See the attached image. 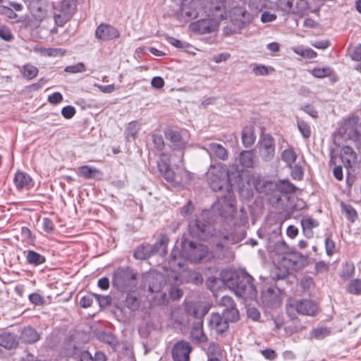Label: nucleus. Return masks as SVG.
Listing matches in <instances>:
<instances>
[{
  "mask_svg": "<svg viewBox=\"0 0 361 361\" xmlns=\"http://www.w3.org/2000/svg\"><path fill=\"white\" fill-rule=\"evenodd\" d=\"M192 350V348L188 341L180 340L176 342L171 350L173 361H189Z\"/></svg>",
  "mask_w": 361,
  "mask_h": 361,
  "instance_id": "obj_13",
  "label": "nucleus"
},
{
  "mask_svg": "<svg viewBox=\"0 0 361 361\" xmlns=\"http://www.w3.org/2000/svg\"><path fill=\"white\" fill-rule=\"evenodd\" d=\"M167 42L171 45L174 46L176 48L185 49L188 48L190 45L189 43L183 41H180L173 37H167Z\"/></svg>",
  "mask_w": 361,
  "mask_h": 361,
  "instance_id": "obj_61",
  "label": "nucleus"
},
{
  "mask_svg": "<svg viewBox=\"0 0 361 361\" xmlns=\"http://www.w3.org/2000/svg\"><path fill=\"white\" fill-rule=\"evenodd\" d=\"M301 226L302 228V233L307 238H311L314 235L312 229L319 226V221L312 217H305L301 220Z\"/></svg>",
  "mask_w": 361,
  "mask_h": 361,
  "instance_id": "obj_35",
  "label": "nucleus"
},
{
  "mask_svg": "<svg viewBox=\"0 0 361 361\" xmlns=\"http://www.w3.org/2000/svg\"><path fill=\"white\" fill-rule=\"evenodd\" d=\"M26 262L33 267H37L46 262V257L32 250L24 251Z\"/></svg>",
  "mask_w": 361,
  "mask_h": 361,
  "instance_id": "obj_36",
  "label": "nucleus"
},
{
  "mask_svg": "<svg viewBox=\"0 0 361 361\" xmlns=\"http://www.w3.org/2000/svg\"><path fill=\"white\" fill-rule=\"evenodd\" d=\"M40 338V335L38 332L32 326H25L22 330L20 334V339L23 342L26 343H35L38 341Z\"/></svg>",
  "mask_w": 361,
  "mask_h": 361,
  "instance_id": "obj_32",
  "label": "nucleus"
},
{
  "mask_svg": "<svg viewBox=\"0 0 361 361\" xmlns=\"http://www.w3.org/2000/svg\"><path fill=\"white\" fill-rule=\"evenodd\" d=\"M164 135L170 149L173 152H179L183 158L184 150L186 148L187 142L183 139L180 133L173 129H168L164 132Z\"/></svg>",
  "mask_w": 361,
  "mask_h": 361,
  "instance_id": "obj_7",
  "label": "nucleus"
},
{
  "mask_svg": "<svg viewBox=\"0 0 361 361\" xmlns=\"http://www.w3.org/2000/svg\"><path fill=\"white\" fill-rule=\"evenodd\" d=\"M137 273L130 267H119L113 273L111 283L122 293L131 292L137 286Z\"/></svg>",
  "mask_w": 361,
  "mask_h": 361,
  "instance_id": "obj_2",
  "label": "nucleus"
},
{
  "mask_svg": "<svg viewBox=\"0 0 361 361\" xmlns=\"http://www.w3.org/2000/svg\"><path fill=\"white\" fill-rule=\"evenodd\" d=\"M140 123L137 121H133L128 123L124 131L125 139L127 142L135 141L140 130Z\"/></svg>",
  "mask_w": 361,
  "mask_h": 361,
  "instance_id": "obj_33",
  "label": "nucleus"
},
{
  "mask_svg": "<svg viewBox=\"0 0 361 361\" xmlns=\"http://www.w3.org/2000/svg\"><path fill=\"white\" fill-rule=\"evenodd\" d=\"M257 192L265 195H271L277 188V183L267 180L260 176H252L249 179Z\"/></svg>",
  "mask_w": 361,
  "mask_h": 361,
  "instance_id": "obj_9",
  "label": "nucleus"
},
{
  "mask_svg": "<svg viewBox=\"0 0 361 361\" xmlns=\"http://www.w3.org/2000/svg\"><path fill=\"white\" fill-rule=\"evenodd\" d=\"M157 168L161 176L173 185H176V174L171 169L170 164L164 159L157 161Z\"/></svg>",
  "mask_w": 361,
  "mask_h": 361,
  "instance_id": "obj_21",
  "label": "nucleus"
},
{
  "mask_svg": "<svg viewBox=\"0 0 361 361\" xmlns=\"http://www.w3.org/2000/svg\"><path fill=\"white\" fill-rule=\"evenodd\" d=\"M332 69L329 67L315 68L312 70V74L315 78H322L331 75Z\"/></svg>",
  "mask_w": 361,
  "mask_h": 361,
  "instance_id": "obj_54",
  "label": "nucleus"
},
{
  "mask_svg": "<svg viewBox=\"0 0 361 361\" xmlns=\"http://www.w3.org/2000/svg\"><path fill=\"white\" fill-rule=\"evenodd\" d=\"M346 291L355 295H361V279L350 280L346 286Z\"/></svg>",
  "mask_w": 361,
  "mask_h": 361,
  "instance_id": "obj_44",
  "label": "nucleus"
},
{
  "mask_svg": "<svg viewBox=\"0 0 361 361\" xmlns=\"http://www.w3.org/2000/svg\"><path fill=\"white\" fill-rule=\"evenodd\" d=\"M120 35V32L116 27L107 23H101L97 27L94 32L95 37L103 42L118 39Z\"/></svg>",
  "mask_w": 361,
  "mask_h": 361,
  "instance_id": "obj_12",
  "label": "nucleus"
},
{
  "mask_svg": "<svg viewBox=\"0 0 361 361\" xmlns=\"http://www.w3.org/2000/svg\"><path fill=\"white\" fill-rule=\"evenodd\" d=\"M330 334L331 329L325 326L314 328L310 331L311 337L317 340L323 339L329 336Z\"/></svg>",
  "mask_w": 361,
  "mask_h": 361,
  "instance_id": "obj_48",
  "label": "nucleus"
},
{
  "mask_svg": "<svg viewBox=\"0 0 361 361\" xmlns=\"http://www.w3.org/2000/svg\"><path fill=\"white\" fill-rule=\"evenodd\" d=\"M28 298L31 303L37 306L43 305L45 302L44 296L38 293H32L30 294Z\"/></svg>",
  "mask_w": 361,
  "mask_h": 361,
  "instance_id": "obj_62",
  "label": "nucleus"
},
{
  "mask_svg": "<svg viewBox=\"0 0 361 361\" xmlns=\"http://www.w3.org/2000/svg\"><path fill=\"white\" fill-rule=\"evenodd\" d=\"M221 346L215 342H211L207 348L208 357H216L221 354Z\"/></svg>",
  "mask_w": 361,
  "mask_h": 361,
  "instance_id": "obj_64",
  "label": "nucleus"
},
{
  "mask_svg": "<svg viewBox=\"0 0 361 361\" xmlns=\"http://www.w3.org/2000/svg\"><path fill=\"white\" fill-rule=\"evenodd\" d=\"M66 51L61 48H44L41 50V53L49 57L62 56L65 54Z\"/></svg>",
  "mask_w": 361,
  "mask_h": 361,
  "instance_id": "obj_53",
  "label": "nucleus"
},
{
  "mask_svg": "<svg viewBox=\"0 0 361 361\" xmlns=\"http://www.w3.org/2000/svg\"><path fill=\"white\" fill-rule=\"evenodd\" d=\"M153 256L149 243H142L137 245L133 252V257L138 260H146Z\"/></svg>",
  "mask_w": 361,
  "mask_h": 361,
  "instance_id": "obj_34",
  "label": "nucleus"
},
{
  "mask_svg": "<svg viewBox=\"0 0 361 361\" xmlns=\"http://www.w3.org/2000/svg\"><path fill=\"white\" fill-rule=\"evenodd\" d=\"M218 204L220 205L219 210L221 216L226 217L222 212L224 209H228V214H232L235 210V196L231 186L226 188L225 193L222 195L217 197Z\"/></svg>",
  "mask_w": 361,
  "mask_h": 361,
  "instance_id": "obj_14",
  "label": "nucleus"
},
{
  "mask_svg": "<svg viewBox=\"0 0 361 361\" xmlns=\"http://www.w3.org/2000/svg\"><path fill=\"white\" fill-rule=\"evenodd\" d=\"M98 338L111 347H116L118 344L116 338L112 334L101 332L98 336Z\"/></svg>",
  "mask_w": 361,
  "mask_h": 361,
  "instance_id": "obj_49",
  "label": "nucleus"
},
{
  "mask_svg": "<svg viewBox=\"0 0 361 361\" xmlns=\"http://www.w3.org/2000/svg\"><path fill=\"white\" fill-rule=\"evenodd\" d=\"M207 182L212 190L214 192H216L224 190L226 180L224 178H221L218 174L212 171L209 172L207 175Z\"/></svg>",
  "mask_w": 361,
  "mask_h": 361,
  "instance_id": "obj_31",
  "label": "nucleus"
},
{
  "mask_svg": "<svg viewBox=\"0 0 361 361\" xmlns=\"http://www.w3.org/2000/svg\"><path fill=\"white\" fill-rule=\"evenodd\" d=\"M261 302L267 307L274 309L281 305L280 289L276 287H269L261 293Z\"/></svg>",
  "mask_w": 361,
  "mask_h": 361,
  "instance_id": "obj_8",
  "label": "nucleus"
},
{
  "mask_svg": "<svg viewBox=\"0 0 361 361\" xmlns=\"http://www.w3.org/2000/svg\"><path fill=\"white\" fill-rule=\"evenodd\" d=\"M297 159V154L292 148L284 149L281 153V159L288 166H291Z\"/></svg>",
  "mask_w": 361,
  "mask_h": 361,
  "instance_id": "obj_45",
  "label": "nucleus"
},
{
  "mask_svg": "<svg viewBox=\"0 0 361 361\" xmlns=\"http://www.w3.org/2000/svg\"><path fill=\"white\" fill-rule=\"evenodd\" d=\"M93 296L97 300L100 307H106L111 302V298L109 295H102L93 293Z\"/></svg>",
  "mask_w": 361,
  "mask_h": 361,
  "instance_id": "obj_60",
  "label": "nucleus"
},
{
  "mask_svg": "<svg viewBox=\"0 0 361 361\" xmlns=\"http://www.w3.org/2000/svg\"><path fill=\"white\" fill-rule=\"evenodd\" d=\"M169 241V238L166 234L160 233L156 242L152 245L150 244L151 251L153 256L158 255L161 257H166L168 253V245Z\"/></svg>",
  "mask_w": 361,
  "mask_h": 361,
  "instance_id": "obj_18",
  "label": "nucleus"
},
{
  "mask_svg": "<svg viewBox=\"0 0 361 361\" xmlns=\"http://www.w3.org/2000/svg\"><path fill=\"white\" fill-rule=\"evenodd\" d=\"M221 277L236 295L245 299L256 298L257 291L253 283L254 279L248 274H238L231 270H224L221 272Z\"/></svg>",
  "mask_w": 361,
  "mask_h": 361,
  "instance_id": "obj_1",
  "label": "nucleus"
},
{
  "mask_svg": "<svg viewBox=\"0 0 361 361\" xmlns=\"http://www.w3.org/2000/svg\"><path fill=\"white\" fill-rule=\"evenodd\" d=\"M341 209L344 212L346 219L351 223H354L357 218V214L353 207L349 204L341 202Z\"/></svg>",
  "mask_w": 361,
  "mask_h": 361,
  "instance_id": "obj_43",
  "label": "nucleus"
},
{
  "mask_svg": "<svg viewBox=\"0 0 361 361\" xmlns=\"http://www.w3.org/2000/svg\"><path fill=\"white\" fill-rule=\"evenodd\" d=\"M54 10H57L60 13H63L72 18L77 10V1L76 0H62L59 5L54 8Z\"/></svg>",
  "mask_w": 361,
  "mask_h": 361,
  "instance_id": "obj_28",
  "label": "nucleus"
},
{
  "mask_svg": "<svg viewBox=\"0 0 361 361\" xmlns=\"http://www.w3.org/2000/svg\"><path fill=\"white\" fill-rule=\"evenodd\" d=\"M233 20L240 27L250 24L252 21V15L242 8H235L233 11Z\"/></svg>",
  "mask_w": 361,
  "mask_h": 361,
  "instance_id": "obj_24",
  "label": "nucleus"
},
{
  "mask_svg": "<svg viewBox=\"0 0 361 361\" xmlns=\"http://www.w3.org/2000/svg\"><path fill=\"white\" fill-rule=\"evenodd\" d=\"M207 151L211 156L214 155L221 160L225 161L228 159V151L221 144L215 142L209 143Z\"/></svg>",
  "mask_w": 361,
  "mask_h": 361,
  "instance_id": "obj_30",
  "label": "nucleus"
},
{
  "mask_svg": "<svg viewBox=\"0 0 361 361\" xmlns=\"http://www.w3.org/2000/svg\"><path fill=\"white\" fill-rule=\"evenodd\" d=\"M297 125L300 133L305 139H308L311 136L310 126L303 120L298 119Z\"/></svg>",
  "mask_w": 361,
  "mask_h": 361,
  "instance_id": "obj_50",
  "label": "nucleus"
},
{
  "mask_svg": "<svg viewBox=\"0 0 361 361\" xmlns=\"http://www.w3.org/2000/svg\"><path fill=\"white\" fill-rule=\"evenodd\" d=\"M152 142L154 147L158 151H161L165 147V142L163 136L160 134H152Z\"/></svg>",
  "mask_w": 361,
  "mask_h": 361,
  "instance_id": "obj_59",
  "label": "nucleus"
},
{
  "mask_svg": "<svg viewBox=\"0 0 361 361\" xmlns=\"http://www.w3.org/2000/svg\"><path fill=\"white\" fill-rule=\"evenodd\" d=\"M0 38L5 42H11L14 36L7 26L2 25L0 27Z\"/></svg>",
  "mask_w": 361,
  "mask_h": 361,
  "instance_id": "obj_58",
  "label": "nucleus"
},
{
  "mask_svg": "<svg viewBox=\"0 0 361 361\" xmlns=\"http://www.w3.org/2000/svg\"><path fill=\"white\" fill-rule=\"evenodd\" d=\"M355 274V266L353 263H346L344 266L341 273L340 274V277L343 280H349L350 278L353 276Z\"/></svg>",
  "mask_w": 361,
  "mask_h": 361,
  "instance_id": "obj_51",
  "label": "nucleus"
},
{
  "mask_svg": "<svg viewBox=\"0 0 361 361\" xmlns=\"http://www.w3.org/2000/svg\"><path fill=\"white\" fill-rule=\"evenodd\" d=\"M190 27L193 32L204 35L215 31L216 23L212 18H204L192 23Z\"/></svg>",
  "mask_w": 361,
  "mask_h": 361,
  "instance_id": "obj_16",
  "label": "nucleus"
},
{
  "mask_svg": "<svg viewBox=\"0 0 361 361\" xmlns=\"http://www.w3.org/2000/svg\"><path fill=\"white\" fill-rule=\"evenodd\" d=\"M255 130V127L252 125L243 128L241 133V140L245 147H250L254 145L256 140Z\"/></svg>",
  "mask_w": 361,
  "mask_h": 361,
  "instance_id": "obj_29",
  "label": "nucleus"
},
{
  "mask_svg": "<svg viewBox=\"0 0 361 361\" xmlns=\"http://www.w3.org/2000/svg\"><path fill=\"white\" fill-rule=\"evenodd\" d=\"M274 250L279 255L290 254L296 259H301L302 261L306 260V257L302 254L290 248L283 240L277 242L274 245Z\"/></svg>",
  "mask_w": 361,
  "mask_h": 361,
  "instance_id": "obj_25",
  "label": "nucleus"
},
{
  "mask_svg": "<svg viewBox=\"0 0 361 361\" xmlns=\"http://www.w3.org/2000/svg\"><path fill=\"white\" fill-rule=\"evenodd\" d=\"M16 188L18 190H29L34 185L32 178L25 172L18 171L13 178Z\"/></svg>",
  "mask_w": 361,
  "mask_h": 361,
  "instance_id": "obj_22",
  "label": "nucleus"
},
{
  "mask_svg": "<svg viewBox=\"0 0 361 361\" xmlns=\"http://www.w3.org/2000/svg\"><path fill=\"white\" fill-rule=\"evenodd\" d=\"M100 171L96 168H92L88 165H84L78 168V174L86 179L94 178L96 175Z\"/></svg>",
  "mask_w": 361,
  "mask_h": 361,
  "instance_id": "obj_39",
  "label": "nucleus"
},
{
  "mask_svg": "<svg viewBox=\"0 0 361 361\" xmlns=\"http://www.w3.org/2000/svg\"><path fill=\"white\" fill-rule=\"evenodd\" d=\"M54 19L55 24L57 26L62 27L68 21H69L71 19V18L66 16L63 13H60V12L57 10H54Z\"/></svg>",
  "mask_w": 361,
  "mask_h": 361,
  "instance_id": "obj_56",
  "label": "nucleus"
},
{
  "mask_svg": "<svg viewBox=\"0 0 361 361\" xmlns=\"http://www.w3.org/2000/svg\"><path fill=\"white\" fill-rule=\"evenodd\" d=\"M81 361H106V357L104 353L97 351L94 355L92 356L89 351H84L80 355Z\"/></svg>",
  "mask_w": 361,
  "mask_h": 361,
  "instance_id": "obj_41",
  "label": "nucleus"
},
{
  "mask_svg": "<svg viewBox=\"0 0 361 361\" xmlns=\"http://www.w3.org/2000/svg\"><path fill=\"white\" fill-rule=\"evenodd\" d=\"M64 71L70 73H78L85 72L86 68L82 62H78L75 64L66 66Z\"/></svg>",
  "mask_w": 361,
  "mask_h": 361,
  "instance_id": "obj_57",
  "label": "nucleus"
},
{
  "mask_svg": "<svg viewBox=\"0 0 361 361\" xmlns=\"http://www.w3.org/2000/svg\"><path fill=\"white\" fill-rule=\"evenodd\" d=\"M180 246L182 256L191 263H198L209 255L207 245L187 238L182 239Z\"/></svg>",
  "mask_w": 361,
  "mask_h": 361,
  "instance_id": "obj_3",
  "label": "nucleus"
},
{
  "mask_svg": "<svg viewBox=\"0 0 361 361\" xmlns=\"http://www.w3.org/2000/svg\"><path fill=\"white\" fill-rule=\"evenodd\" d=\"M19 344V338L11 332H4L0 334V346L6 350H13L16 348Z\"/></svg>",
  "mask_w": 361,
  "mask_h": 361,
  "instance_id": "obj_23",
  "label": "nucleus"
},
{
  "mask_svg": "<svg viewBox=\"0 0 361 361\" xmlns=\"http://www.w3.org/2000/svg\"><path fill=\"white\" fill-rule=\"evenodd\" d=\"M324 244L326 255L332 256L336 252L335 242L330 237H326Z\"/></svg>",
  "mask_w": 361,
  "mask_h": 361,
  "instance_id": "obj_63",
  "label": "nucleus"
},
{
  "mask_svg": "<svg viewBox=\"0 0 361 361\" xmlns=\"http://www.w3.org/2000/svg\"><path fill=\"white\" fill-rule=\"evenodd\" d=\"M211 308L209 303L206 302H188L185 303V310L188 314L192 316L197 321H204V317Z\"/></svg>",
  "mask_w": 361,
  "mask_h": 361,
  "instance_id": "obj_11",
  "label": "nucleus"
},
{
  "mask_svg": "<svg viewBox=\"0 0 361 361\" xmlns=\"http://www.w3.org/2000/svg\"><path fill=\"white\" fill-rule=\"evenodd\" d=\"M27 7L33 16L38 18L46 15L45 5L43 0H26Z\"/></svg>",
  "mask_w": 361,
  "mask_h": 361,
  "instance_id": "obj_26",
  "label": "nucleus"
},
{
  "mask_svg": "<svg viewBox=\"0 0 361 361\" xmlns=\"http://www.w3.org/2000/svg\"><path fill=\"white\" fill-rule=\"evenodd\" d=\"M213 226L208 220L197 219L189 223L188 232L193 237L206 240L213 235Z\"/></svg>",
  "mask_w": 361,
  "mask_h": 361,
  "instance_id": "obj_4",
  "label": "nucleus"
},
{
  "mask_svg": "<svg viewBox=\"0 0 361 361\" xmlns=\"http://www.w3.org/2000/svg\"><path fill=\"white\" fill-rule=\"evenodd\" d=\"M258 149L260 157L264 161L272 160L276 151L274 137L269 133L262 135L258 142Z\"/></svg>",
  "mask_w": 361,
  "mask_h": 361,
  "instance_id": "obj_5",
  "label": "nucleus"
},
{
  "mask_svg": "<svg viewBox=\"0 0 361 361\" xmlns=\"http://www.w3.org/2000/svg\"><path fill=\"white\" fill-rule=\"evenodd\" d=\"M204 7V0H191L189 3L184 1L182 3L180 11L182 15L188 19L196 18L199 11Z\"/></svg>",
  "mask_w": 361,
  "mask_h": 361,
  "instance_id": "obj_15",
  "label": "nucleus"
},
{
  "mask_svg": "<svg viewBox=\"0 0 361 361\" xmlns=\"http://www.w3.org/2000/svg\"><path fill=\"white\" fill-rule=\"evenodd\" d=\"M125 305L130 310L135 311L139 308L140 301L138 298L134 293L128 292L125 300Z\"/></svg>",
  "mask_w": 361,
  "mask_h": 361,
  "instance_id": "obj_47",
  "label": "nucleus"
},
{
  "mask_svg": "<svg viewBox=\"0 0 361 361\" xmlns=\"http://www.w3.org/2000/svg\"><path fill=\"white\" fill-rule=\"evenodd\" d=\"M185 280L187 283H190L196 286L202 284L204 281L202 275L200 272L194 270L188 271Z\"/></svg>",
  "mask_w": 361,
  "mask_h": 361,
  "instance_id": "obj_42",
  "label": "nucleus"
},
{
  "mask_svg": "<svg viewBox=\"0 0 361 361\" xmlns=\"http://www.w3.org/2000/svg\"><path fill=\"white\" fill-rule=\"evenodd\" d=\"M20 73L25 78L30 80L37 75L39 70L31 63H26L22 67Z\"/></svg>",
  "mask_w": 361,
  "mask_h": 361,
  "instance_id": "obj_40",
  "label": "nucleus"
},
{
  "mask_svg": "<svg viewBox=\"0 0 361 361\" xmlns=\"http://www.w3.org/2000/svg\"><path fill=\"white\" fill-rule=\"evenodd\" d=\"M341 159L346 168H350L356 162L357 154L352 147L345 145L341 148Z\"/></svg>",
  "mask_w": 361,
  "mask_h": 361,
  "instance_id": "obj_27",
  "label": "nucleus"
},
{
  "mask_svg": "<svg viewBox=\"0 0 361 361\" xmlns=\"http://www.w3.org/2000/svg\"><path fill=\"white\" fill-rule=\"evenodd\" d=\"M222 316L229 322H235L239 319L240 315L236 306L229 308L224 309Z\"/></svg>",
  "mask_w": 361,
  "mask_h": 361,
  "instance_id": "obj_46",
  "label": "nucleus"
},
{
  "mask_svg": "<svg viewBox=\"0 0 361 361\" xmlns=\"http://www.w3.org/2000/svg\"><path fill=\"white\" fill-rule=\"evenodd\" d=\"M148 291L154 294L152 297V302L155 305H166L169 303L166 293L161 291V283L157 278L150 277L149 280Z\"/></svg>",
  "mask_w": 361,
  "mask_h": 361,
  "instance_id": "obj_10",
  "label": "nucleus"
},
{
  "mask_svg": "<svg viewBox=\"0 0 361 361\" xmlns=\"http://www.w3.org/2000/svg\"><path fill=\"white\" fill-rule=\"evenodd\" d=\"M239 163L243 169L252 168L255 165L254 150L242 151L238 157Z\"/></svg>",
  "mask_w": 361,
  "mask_h": 361,
  "instance_id": "obj_37",
  "label": "nucleus"
},
{
  "mask_svg": "<svg viewBox=\"0 0 361 361\" xmlns=\"http://www.w3.org/2000/svg\"><path fill=\"white\" fill-rule=\"evenodd\" d=\"M227 320L219 313H212L209 320V326L218 335H222L229 327Z\"/></svg>",
  "mask_w": 361,
  "mask_h": 361,
  "instance_id": "obj_17",
  "label": "nucleus"
},
{
  "mask_svg": "<svg viewBox=\"0 0 361 361\" xmlns=\"http://www.w3.org/2000/svg\"><path fill=\"white\" fill-rule=\"evenodd\" d=\"M20 234L23 240L28 244L33 245L35 241V235L32 234L30 229L26 226H22L20 229Z\"/></svg>",
  "mask_w": 361,
  "mask_h": 361,
  "instance_id": "obj_52",
  "label": "nucleus"
},
{
  "mask_svg": "<svg viewBox=\"0 0 361 361\" xmlns=\"http://www.w3.org/2000/svg\"><path fill=\"white\" fill-rule=\"evenodd\" d=\"M190 339L196 344H200L207 341V336L203 331L202 321H196L193 323L190 333Z\"/></svg>",
  "mask_w": 361,
  "mask_h": 361,
  "instance_id": "obj_20",
  "label": "nucleus"
},
{
  "mask_svg": "<svg viewBox=\"0 0 361 361\" xmlns=\"http://www.w3.org/2000/svg\"><path fill=\"white\" fill-rule=\"evenodd\" d=\"M186 261L188 260L181 255V250L179 252L178 250H173L170 254L168 263L173 271L179 272L185 269Z\"/></svg>",
  "mask_w": 361,
  "mask_h": 361,
  "instance_id": "obj_19",
  "label": "nucleus"
},
{
  "mask_svg": "<svg viewBox=\"0 0 361 361\" xmlns=\"http://www.w3.org/2000/svg\"><path fill=\"white\" fill-rule=\"evenodd\" d=\"M297 189V187L288 179H283L277 183L276 191H279L283 194H291L294 193Z\"/></svg>",
  "mask_w": 361,
  "mask_h": 361,
  "instance_id": "obj_38",
  "label": "nucleus"
},
{
  "mask_svg": "<svg viewBox=\"0 0 361 361\" xmlns=\"http://www.w3.org/2000/svg\"><path fill=\"white\" fill-rule=\"evenodd\" d=\"M347 51L349 53V56L352 61H361V44H357L353 49L348 47Z\"/></svg>",
  "mask_w": 361,
  "mask_h": 361,
  "instance_id": "obj_55",
  "label": "nucleus"
},
{
  "mask_svg": "<svg viewBox=\"0 0 361 361\" xmlns=\"http://www.w3.org/2000/svg\"><path fill=\"white\" fill-rule=\"evenodd\" d=\"M293 310L300 314L313 317L318 313L319 306L312 300L302 299L297 300L294 305H290L286 309L287 314L290 315V311Z\"/></svg>",
  "mask_w": 361,
  "mask_h": 361,
  "instance_id": "obj_6",
  "label": "nucleus"
}]
</instances>
